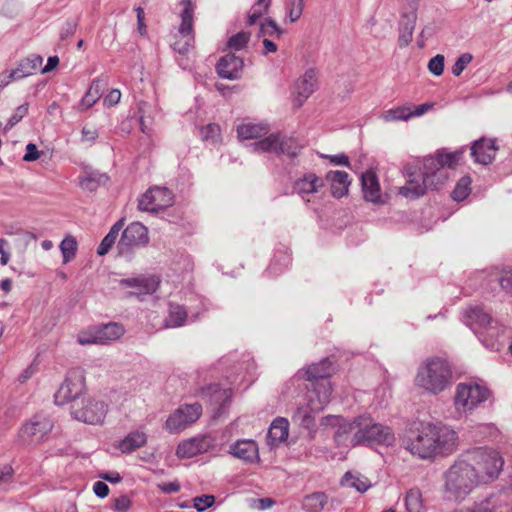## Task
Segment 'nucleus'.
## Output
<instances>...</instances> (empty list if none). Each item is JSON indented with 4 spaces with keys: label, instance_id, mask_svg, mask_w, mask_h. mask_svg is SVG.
<instances>
[{
    "label": "nucleus",
    "instance_id": "nucleus-1",
    "mask_svg": "<svg viewBox=\"0 0 512 512\" xmlns=\"http://www.w3.org/2000/svg\"><path fill=\"white\" fill-rule=\"evenodd\" d=\"M457 445V432L441 423H421L404 441L406 450L421 459L449 455L456 450Z\"/></svg>",
    "mask_w": 512,
    "mask_h": 512
},
{
    "label": "nucleus",
    "instance_id": "nucleus-2",
    "mask_svg": "<svg viewBox=\"0 0 512 512\" xmlns=\"http://www.w3.org/2000/svg\"><path fill=\"white\" fill-rule=\"evenodd\" d=\"M444 492L448 499L463 501L478 485L479 478L466 459L455 461L444 473Z\"/></svg>",
    "mask_w": 512,
    "mask_h": 512
},
{
    "label": "nucleus",
    "instance_id": "nucleus-3",
    "mask_svg": "<svg viewBox=\"0 0 512 512\" xmlns=\"http://www.w3.org/2000/svg\"><path fill=\"white\" fill-rule=\"evenodd\" d=\"M452 370L449 363L438 357L422 363L415 377V384L424 391L437 395L451 386Z\"/></svg>",
    "mask_w": 512,
    "mask_h": 512
},
{
    "label": "nucleus",
    "instance_id": "nucleus-4",
    "mask_svg": "<svg viewBox=\"0 0 512 512\" xmlns=\"http://www.w3.org/2000/svg\"><path fill=\"white\" fill-rule=\"evenodd\" d=\"M356 431L350 438V445L372 446V445H392L395 441L394 433L391 428L375 422L370 416L362 415L356 417Z\"/></svg>",
    "mask_w": 512,
    "mask_h": 512
},
{
    "label": "nucleus",
    "instance_id": "nucleus-5",
    "mask_svg": "<svg viewBox=\"0 0 512 512\" xmlns=\"http://www.w3.org/2000/svg\"><path fill=\"white\" fill-rule=\"evenodd\" d=\"M468 464L473 467L480 484H486L498 478L504 461L501 455L492 449L477 448L465 455Z\"/></svg>",
    "mask_w": 512,
    "mask_h": 512
},
{
    "label": "nucleus",
    "instance_id": "nucleus-6",
    "mask_svg": "<svg viewBox=\"0 0 512 512\" xmlns=\"http://www.w3.org/2000/svg\"><path fill=\"white\" fill-rule=\"evenodd\" d=\"M463 152H437L424 158L425 179L432 185L442 186L448 178L445 168H455L462 159Z\"/></svg>",
    "mask_w": 512,
    "mask_h": 512
},
{
    "label": "nucleus",
    "instance_id": "nucleus-7",
    "mask_svg": "<svg viewBox=\"0 0 512 512\" xmlns=\"http://www.w3.org/2000/svg\"><path fill=\"white\" fill-rule=\"evenodd\" d=\"M73 419L89 425H99L105 420L108 413V404L94 396H84L70 406Z\"/></svg>",
    "mask_w": 512,
    "mask_h": 512
},
{
    "label": "nucleus",
    "instance_id": "nucleus-8",
    "mask_svg": "<svg viewBox=\"0 0 512 512\" xmlns=\"http://www.w3.org/2000/svg\"><path fill=\"white\" fill-rule=\"evenodd\" d=\"M488 397L489 391L484 386L474 382L459 383L456 386L454 406L457 412L466 414L486 401Z\"/></svg>",
    "mask_w": 512,
    "mask_h": 512
},
{
    "label": "nucleus",
    "instance_id": "nucleus-9",
    "mask_svg": "<svg viewBox=\"0 0 512 512\" xmlns=\"http://www.w3.org/2000/svg\"><path fill=\"white\" fill-rule=\"evenodd\" d=\"M85 390V377L80 369L71 370L54 395L57 405L79 401Z\"/></svg>",
    "mask_w": 512,
    "mask_h": 512
},
{
    "label": "nucleus",
    "instance_id": "nucleus-10",
    "mask_svg": "<svg viewBox=\"0 0 512 512\" xmlns=\"http://www.w3.org/2000/svg\"><path fill=\"white\" fill-rule=\"evenodd\" d=\"M53 429V421L46 415H35L18 432V441L22 445L40 443Z\"/></svg>",
    "mask_w": 512,
    "mask_h": 512
},
{
    "label": "nucleus",
    "instance_id": "nucleus-11",
    "mask_svg": "<svg viewBox=\"0 0 512 512\" xmlns=\"http://www.w3.org/2000/svg\"><path fill=\"white\" fill-rule=\"evenodd\" d=\"M419 167L414 164H406L403 167V176L407 179L406 184L399 188V194L408 199H417L423 196L428 188L438 189L439 185H432L425 179V170L422 177L418 175Z\"/></svg>",
    "mask_w": 512,
    "mask_h": 512
},
{
    "label": "nucleus",
    "instance_id": "nucleus-12",
    "mask_svg": "<svg viewBox=\"0 0 512 512\" xmlns=\"http://www.w3.org/2000/svg\"><path fill=\"white\" fill-rule=\"evenodd\" d=\"M183 9L180 13L181 23L178 27V34L181 40H176L172 47L179 54H186L194 44L193 15L194 6L191 0L181 1Z\"/></svg>",
    "mask_w": 512,
    "mask_h": 512
},
{
    "label": "nucleus",
    "instance_id": "nucleus-13",
    "mask_svg": "<svg viewBox=\"0 0 512 512\" xmlns=\"http://www.w3.org/2000/svg\"><path fill=\"white\" fill-rule=\"evenodd\" d=\"M253 148L259 152L286 154L289 157H295L298 155L301 146L293 138L284 137L280 134H271L255 142Z\"/></svg>",
    "mask_w": 512,
    "mask_h": 512
},
{
    "label": "nucleus",
    "instance_id": "nucleus-14",
    "mask_svg": "<svg viewBox=\"0 0 512 512\" xmlns=\"http://www.w3.org/2000/svg\"><path fill=\"white\" fill-rule=\"evenodd\" d=\"M202 413L200 404L183 405L175 410L166 420L165 429L170 433H178L197 421Z\"/></svg>",
    "mask_w": 512,
    "mask_h": 512
},
{
    "label": "nucleus",
    "instance_id": "nucleus-15",
    "mask_svg": "<svg viewBox=\"0 0 512 512\" xmlns=\"http://www.w3.org/2000/svg\"><path fill=\"white\" fill-rule=\"evenodd\" d=\"M468 324L477 334L490 339L498 338L500 330L497 322L482 308L474 307L467 312Z\"/></svg>",
    "mask_w": 512,
    "mask_h": 512
},
{
    "label": "nucleus",
    "instance_id": "nucleus-16",
    "mask_svg": "<svg viewBox=\"0 0 512 512\" xmlns=\"http://www.w3.org/2000/svg\"><path fill=\"white\" fill-rule=\"evenodd\" d=\"M173 203L172 192L165 187L150 188L139 199L138 208L142 211L157 212L171 206Z\"/></svg>",
    "mask_w": 512,
    "mask_h": 512
},
{
    "label": "nucleus",
    "instance_id": "nucleus-17",
    "mask_svg": "<svg viewBox=\"0 0 512 512\" xmlns=\"http://www.w3.org/2000/svg\"><path fill=\"white\" fill-rule=\"evenodd\" d=\"M148 242V229L140 222H133L123 231L118 242V249L120 253H124L135 246H145Z\"/></svg>",
    "mask_w": 512,
    "mask_h": 512
},
{
    "label": "nucleus",
    "instance_id": "nucleus-18",
    "mask_svg": "<svg viewBox=\"0 0 512 512\" xmlns=\"http://www.w3.org/2000/svg\"><path fill=\"white\" fill-rule=\"evenodd\" d=\"M317 88V73L314 69H308L294 84L293 105L300 108Z\"/></svg>",
    "mask_w": 512,
    "mask_h": 512
},
{
    "label": "nucleus",
    "instance_id": "nucleus-19",
    "mask_svg": "<svg viewBox=\"0 0 512 512\" xmlns=\"http://www.w3.org/2000/svg\"><path fill=\"white\" fill-rule=\"evenodd\" d=\"M211 440L207 436L193 437L179 443L176 455L179 458H192L207 452L211 447Z\"/></svg>",
    "mask_w": 512,
    "mask_h": 512
},
{
    "label": "nucleus",
    "instance_id": "nucleus-20",
    "mask_svg": "<svg viewBox=\"0 0 512 512\" xmlns=\"http://www.w3.org/2000/svg\"><path fill=\"white\" fill-rule=\"evenodd\" d=\"M332 386L329 380H320L314 384L313 389L307 394L310 407L314 412H320L330 402Z\"/></svg>",
    "mask_w": 512,
    "mask_h": 512
},
{
    "label": "nucleus",
    "instance_id": "nucleus-21",
    "mask_svg": "<svg viewBox=\"0 0 512 512\" xmlns=\"http://www.w3.org/2000/svg\"><path fill=\"white\" fill-rule=\"evenodd\" d=\"M324 186L325 183L321 177L309 172L295 181L293 189L303 199L309 201L307 196L318 193Z\"/></svg>",
    "mask_w": 512,
    "mask_h": 512
},
{
    "label": "nucleus",
    "instance_id": "nucleus-22",
    "mask_svg": "<svg viewBox=\"0 0 512 512\" xmlns=\"http://www.w3.org/2000/svg\"><path fill=\"white\" fill-rule=\"evenodd\" d=\"M244 62L243 59L233 53L221 57L217 64V72L221 78L237 79L240 76Z\"/></svg>",
    "mask_w": 512,
    "mask_h": 512
},
{
    "label": "nucleus",
    "instance_id": "nucleus-23",
    "mask_svg": "<svg viewBox=\"0 0 512 512\" xmlns=\"http://www.w3.org/2000/svg\"><path fill=\"white\" fill-rule=\"evenodd\" d=\"M361 181L363 196L366 201L374 204L384 203L378 177L374 171L368 170L363 173Z\"/></svg>",
    "mask_w": 512,
    "mask_h": 512
},
{
    "label": "nucleus",
    "instance_id": "nucleus-24",
    "mask_svg": "<svg viewBox=\"0 0 512 512\" xmlns=\"http://www.w3.org/2000/svg\"><path fill=\"white\" fill-rule=\"evenodd\" d=\"M229 453L248 463L259 460L258 445L254 440L243 439L230 446Z\"/></svg>",
    "mask_w": 512,
    "mask_h": 512
},
{
    "label": "nucleus",
    "instance_id": "nucleus-25",
    "mask_svg": "<svg viewBox=\"0 0 512 512\" xmlns=\"http://www.w3.org/2000/svg\"><path fill=\"white\" fill-rule=\"evenodd\" d=\"M496 151L497 147L490 139L477 140L471 147V155L475 162L482 165L490 164L495 158Z\"/></svg>",
    "mask_w": 512,
    "mask_h": 512
},
{
    "label": "nucleus",
    "instance_id": "nucleus-26",
    "mask_svg": "<svg viewBox=\"0 0 512 512\" xmlns=\"http://www.w3.org/2000/svg\"><path fill=\"white\" fill-rule=\"evenodd\" d=\"M43 58L40 55H30L22 59L15 69L10 70V77L16 80L34 74L41 67Z\"/></svg>",
    "mask_w": 512,
    "mask_h": 512
},
{
    "label": "nucleus",
    "instance_id": "nucleus-27",
    "mask_svg": "<svg viewBox=\"0 0 512 512\" xmlns=\"http://www.w3.org/2000/svg\"><path fill=\"white\" fill-rule=\"evenodd\" d=\"M121 284L126 287H136L142 294H152L158 289L160 279L154 275L149 277L127 278L121 280Z\"/></svg>",
    "mask_w": 512,
    "mask_h": 512
},
{
    "label": "nucleus",
    "instance_id": "nucleus-28",
    "mask_svg": "<svg viewBox=\"0 0 512 512\" xmlns=\"http://www.w3.org/2000/svg\"><path fill=\"white\" fill-rule=\"evenodd\" d=\"M326 178L331 182V193L334 197L341 198L348 193L350 180L346 172L330 171Z\"/></svg>",
    "mask_w": 512,
    "mask_h": 512
},
{
    "label": "nucleus",
    "instance_id": "nucleus-29",
    "mask_svg": "<svg viewBox=\"0 0 512 512\" xmlns=\"http://www.w3.org/2000/svg\"><path fill=\"white\" fill-rule=\"evenodd\" d=\"M98 329V343L99 345H105L112 341H116L121 338L125 329L121 324L112 322L104 325L97 326Z\"/></svg>",
    "mask_w": 512,
    "mask_h": 512
},
{
    "label": "nucleus",
    "instance_id": "nucleus-30",
    "mask_svg": "<svg viewBox=\"0 0 512 512\" xmlns=\"http://www.w3.org/2000/svg\"><path fill=\"white\" fill-rule=\"evenodd\" d=\"M318 412H314V410L310 407V400H307L305 405L299 406L293 414L292 420L304 427L305 429L314 432L315 428V415Z\"/></svg>",
    "mask_w": 512,
    "mask_h": 512
},
{
    "label": "nucleus",
    "instance_id": "nucleus-31",
    "mask_svg": "<svg viewBox=\"0 0 512 512\" xmlns=\"http://www.w3.org/2000/svg\"><path fill=\"white\" fill-rule=\"evenodd\" d=\"M147 442V435L143 431L135 430L130 432L121 442L119 443V449L123 453H131L141 447Z\"/></svg>",
    "mask_w": 512,
    "mask_h": 512
},
{
    "label": "nucleus",
    "instance_id": "nucleus-32",
    "mask_svg": "<svg viewBox=\"0 0 512 512\" xmlns=\"http://www.w3.org/2000/svg\"><path fill=\"white\" fill-rule=\"evenodd\" d=\"M332 372V363L329 359H323L318 363L311 364L306 369L307 380H328Z\"/></svg>",
    "mask_w": 512,
    "mask_h": 512
},
{
    "label": "nucleus",
    "instance_id": "nucleus-33",
    "mask_svg": "<svg viewBox=\"0 0 512 512\" xmlns=\"http://www.w3.org/2000/svg\"><path fill=\"white\" fill-rule=\"evenodd\" d=\"M289 433V423L285 418L275 419L268 431V438L272 444H278L285 441Z\"/></svg>",
    "mask_w": 512,
    "mask_h": 512
},
{
    "label": "nucleus",
    "instance_id": "nucleus-34",
    "mask_svg": "<svg viewBox=\"0 0 512 512\" xmlns=\"http://www.w3.org/2000/svg\"><path fill=\"white\" fill-rule=\"evenodd\" d=\"M356 418L352 421H347L343 417L341 418V422L336 427V431L334 433V440L337 445H346L348 442L350 443V438L355 434L356 431Z\"/></svg>",
    "mask_w": 512,
    "mask_h": 512
},
{
    "label": "nucleus",
    "instance_id": "nucleus-35",
    "mask_svg": "<svg viewBox=\"0 0 512 512\" xmlns=\"http://www.w3.org/2000/svg\"><path fill=\"white\" fill-rule=\"evenodd\" d=\"M341 485L349 488H354L358 492H365L371 487L370 480L358 473L346 472L341 479Z\"/></svg>",
    "mask_w": 512,
    "mask_h": 512
},
{
    "label": "nucleus",
    "instance_id": "nucleus-36",
    "mask_svg": "<svg viewBox=\"0 0 512 512\" xmlns=\"http://www.w3.org/2000/svg\"><path fill=\"white\" fill-rule=\"evenodd\" d=\"M102 83L101 80L95 79L91 86L89 87L88 91L82 98V100L79 103V110L85 111L92 107L101 97L102 95Z\"/></svg>",
    "mask_w": 512,
    "mask_h": 512
},
{
    "label": "nucleus",
    "instance_id": "nucleus-37",
    "mask_svg": "<svg viewBox=\"0 0 512 512\" xmlns=\"http://www.w3.org/2000/svg\"><path fill=\"white\" fill-rule=\"evenodd\" d=\"M327 504V495L323 492H314L304 497L302 508L307 512H321Z\"/></svg>",
    "mask_w": 512,
    "mask_h": 512
},
{
    "label": "nucleus",
    "instance_id": "nucleus-38",
    "mask_svg": "<svg viewBox=\"0 0 512 512\" xmlns=\"http://www.w3.org/2000/svg\"><path fill=\"white\" fill-rule=\"evenodd\" d=\"M123 226H124V219H120L111 227L110 231L104 237V239L101 241V243L97 249L98 255L103 256L109 252V250L115 243V241L118 237V234L122 230Z\"/></svg>",
    "mask_w": 512,
    "mask_h": 512
},
{
    "label": "nucleus",
    "instance_id": "nucleus-39",
    "mask_svg": "<svg viewBox=\"0 0 512 512\" xmlns=\"http://www.w3.org/2000/svg\"><path fill=\"white\" fill-rule=\"evenodd\" d=\"M266 132V128L261 124L245 122L237 127V134L240 139L248 140L260 137Z\"/></svg>",
    "mask_w": 512,
    "mask_h": 512
},
{
    "label": "nucleus",
    "instance_id": "nucleus-40",
    "mask_svg": "<svg viewBox=\"0 0 512 512\" xmlns=\"http://www.w3.org/2000/svg\"><path fill=\"white\" fill-rule=\"evenodd\" d=\"M187 318L185 309L177 304H170L169 314L165 320V326L168 328H176L182 326Z\"/></svg>",
    "mask_w": 512,
    "mask_h": 512
},
{
    "label": "nucleus",
    "instance_id": "nucleus-41",
    "mask_svg": "<svg viewBox=\"0 0 512 512\" xmlns=\"http://www.w3.org/2000/svg\"><path fill=\"white\" fill-rule=\"evenodd\" d=\"M381 119L385 122L408 121L411 119L410 106H398L382 113Z\"/></svg>",
    "mask_w": 512,
    "mask_h": 512
},
{
    "label": "nucleus",
    "instance_id": "nucleus-42",
    "mask_svg": "<svg viewBox=\"0 0 512 512\" xmlns=\"http://www.w3.org/2000/svg\"><path fill=\"white\" fill-rule=\"evenodd\" d=\"M59 248L63 257V263H69L75 258L78 250V243L76 238L72 235H67L61 241Z\"/></svg>",
    "mask_w": 512,
    "mask_h": 512
},
{
    "label": "nucleus",
    "instance_id": "nucleus-43",
    "mask_svg": "<svg viewBox=\"0 0 512 512\" xmlns=\"http://www.w3.org/2000/svg\"><path fill=\"white\" fill-rule=\"evenodd\" d=\"M406 507L409 512H422V495L418 489H411L406 495Z\"/></svg>",
    "mask_w": 512,
    "mask_h": 512
},
{
    "label": "nucleus",
    "instance_id": "nucleus-44",
    "mask_svg": "<svg viewBox=\"0 0 512 512\" xmlns=\"http://www.w3.org/2000/svg\"><path fill=\"white\" fill-rule=\"evenodd\" d=\"M270 0H258L257 3L251 8L248 14L249 25H254L257 21L268 11Z\"/></svg>",
    "mask_w": 512,
    "mask_h": 512
},
{
    "label": "nucleus",
    "instance_id": "nucleus-45",
    "mask_svg": "<svg viewBox=\"0 0 512 512\" xmlns=\"http://www.w3.org/2000/svg\"><path fill=\"white\" fill-rule=\"evenodd\" d=\"M286 11L291 23L300 19L305 6V0H286Z\"/></svg>",
    "mask_w": 512,
    "mask_h": 512
},
{
    "label": "nucleus",
    "instance_id": "nucleus-46",
    "mask_svg": "<svg viewBox=\"0 0 512 512\" xmlns=\"http://www.w3.org/2000/svg\"><path fill=\"white\" fill-rule=\"evenodd\" d=\"M98 329L97 326L89 327L80 331L77 335V342L82 345H99L98 343Z\"/></svg>",
    "mask_w": 512,
    "mask_h": 512
},
{
    "label": "nucleus",
    "instance_id": "nucleus-47",
    "mask_svg": "<svg viewBox=\"0 0 512 512\" xmlns=\"http://www.w3.org/2000/svg\"><path fill=\"white\" fill-rule=\"evenodd\" d=\"M470 184H471V179L469 176L462 177L458 181L455 189L452 192L453 199L456 201L464 200L470 193Z\"/></svg>",
    "mask_w": 512,
    "mask_h": 512
},
{
    "label": "nucleus",
    "instance_id": "nucleus-48",
    "mask_svg": "<svg viewBox=\"0 0 512 512\" xmlns=\"http://www.w3.org/2000/svg\"><path fill=\"white\" fill-rule=\"evenodd\" d=\"M250 40V33L249 32H244V31H241V32H238L237 34L231 36L228 40V47L231 49V50H242L243 48L246 47V45L248 44Z\"/></svg>",
    "mask_w": 512,
    "mask_h": 512
},
{
    "label": "nucleus",
    "instance_id": "nucleus-49",
    "mask_svg": "<svg viewBox=\"0 0 512 512\" xmlns=\"http://www.w3.org/2000/svg\"><path fill=\"white\" fill-rule=\"evenodd\" d=\"M496 498L494 496L487 497L486 499L475 503L467 512H495Z\"/></svg>",
    "mask_w": 512,
    "mask_h": 512
},
{
    "label": "nucleus",
    "instance_id": "nucleus-50",
    "mask_svg": "<svg viewBox=\"0 0 512 512\" xmlns=\"http://www.w3.org/2000/svg\"><path fill=\"white\" fill-rule=\"evenodd\" d=\"M192 501L193 507L197 511L202 512L213 506V504L215 503V497L213 495L204 494L201 496L194 497Z\"/></svg>",
    "mask_w": 512,
    "mask_h": 512
},
{
    "label": "nucleus",
    "instance_id": "nucleus-51",
    "mask_svg": "<svg viewBox=\"0 0 512 512\" xmlns=\"http://www.w3.org/2000/svg\"><path fill=\"white\" fill-rule=\"evenodd\" d=\"M283 33L284 31L272 19H267L260 24V34L263 36H272L274 34L280 36Z\"/></svg>",
    "mask_w": 512,
    "mask_h": 512
},
{
    "label": "nucleus",
    "instance_id": "nucleus-52",
    "mask_svg": "<svg viewBox=\"0 0 512 512\" xmlns=\"http://www.w3.org/2000/svg\"><path fill=\"white\" fill-rule=\"evenodd\" d=\"M473 56L470 53H463L460 55L452 66V74L454 76H459L467 67V65L472 61Z\"/></svg>",
    "mask_w": 512,
    "mask_h": 512
},
{
    "label": "nucleus",
    "instance_id": "nucleus-53",
    "mask_svg": "<svg viewBox=\"0 0 512 512\" xmlns=\"http://www.w3.org/2000/svg\"><path fill=\"white\" fill-rule=\"evenodd\" d=\"M445 58L441 54H437L428 62V70L435 76H440L444 72Z\"/></svg>",
    "mask_w": 512,
    "mask_h": 512
},
{
    "label": "nucleus",
    "instance_id": "nucleus-54",
    "mask_svg": "<svg viewBox=\"0 0 512 512\" xmlns=\"http://www.w3.org/2000/svg\"><path fill=\"white\" fill-rule=\"evenodd\" d=\"M201 135L204 140L216 142L220 136V127L217 124H208L201 129Z\"/></svg>",
    "mask_w": 512,
    "mask_h": 512
},
{
    "label": "nucleus",
    "instance_id": "nucleus-55",
    "mask_svg": "<svg viewBox=\"0 0 512 512\" xmlns=\"http://www.w3.org/2000/svg\"><path fill=\"white\" fill-rule=\"evenodd\" d=\"M28 112V104H23L17 107L14 114L9 118L7 125L13 127L20 122Z\"/></svg>",
    "mask_w": 512,
    "mask_h": 512
},
{
    "label": "nucleus",
    "instance_id": "nucleus-56",
    "mask_svg": "<svg viewBox=\"0 0 512 512\" xmlns=\"http://www.w3.org/2000/svg\"><path fill=\"white\" fill-rule=\"evenodd\" d=\"M498 275V281L501 287L508 293L512 294V270L505 271L504 274Z\"/></svg>",
    "mask_w": 512,
    "mask_h": 512
},
{
    "label": "nucleus",
    "instance_id": "nucleus-57",
    "mask_svg": "<svg viewBox=\"0 0 512 512\" xmlns=\"http://www.w3.org/2000/svg\"><path fill=\"white\" fill-rule=\"evenodd\" d=\"M41 155V152L38 151L37 146L33 143H29L26 146V153L23 157V160L26 162H32L37 160Z\"/></svg>",
    "mask_w": 512,
    "mask_h": 512
},
{
    "label": "nucleus",
    "instance_id": "nucleus-58",
    "mask_svg": "<svg viewBox=\"0 0 512 512\" xmlns=\"http://www.w3.org/2000/svg\"><path fill=\"white\" fill-rule=\"evenodd\" d=\"M99 182L92 176L82 177L79 179V185L82 189L94 191L97 189Z\"/></svg>",
    "mask_w": 512,
    "mask_h": 512
},
{
    "label": "nucleus",
    "instance_id": "nucleus-59",
    "mask_svg": "<svg viewBox=\"0 0 512 512\" xmlns=\"http://www.w3.org/2000/svg\"><path fill=\"white\" fill-rule=\"evenodd\" d=\"M9 243L6 239L0 238V264L5 266L10 260V253L8 252Z\"/></svg>",
    "mask_w": 512,
    "mask_h": 512
},
{
    "label": "nucleus",
    "instance_id": "nucleus-60",
    "mask_svg": "<svg viewBox=\"0 0 512 512\" xmlns=\"http://www.w3.org/2000/svg\"><path fill=\"white\" fill-rule=\"evenodd\" d=\"M131 506V501L128 496L122 495L114 501V508L119 512H126Z\"/></svg>",
    "mask_w": 512,
    "mask_h": 512
},
{
    "label": "nucleus",
    "instance_id": "nucleus-61",
    "mask_svg": "<svg viewBox=\"0 0 512 512\" xmlns=\"http://www.w3.org/2000/svg\"><path fill=\"white\" fill-rule=\"evenodd\" d=\"M121 99V92L118 89H113L109 92V94L104 98V105L107 107H112L119 103Z\"/></svg>",
    "mask_w": 512,
    "mask_h": 512
},
{
    "label": "nucleus",
    "instance_id": "nucleus-62",
    "mask_svg": "<svg viewBox=\"0 0 512 512\" xmlns=\"http://www.w3.org/2000/svg\"><path fill=\"white\" fill-rule=\"evenodd\" d=\"M341 418V416L327 415L321 419L320 425L326 428L331 427L336 429V427L341 422Z\"/></svg>",
    "mask_w": 512,
    "mask_h": 512
},
{
    "label": "nucleus",
    "instance_id": "nucleus-63",
    "mask_svg": "<svg viewBox=\"0 0 512 512\" xmlns=\"http://www.w3.org/2000/svg\"><path fill=\"white\" fill-rule=\"evenodd\" d=\"M76 28H77L76 22H74V21L67 22L62 28V31L60 34L61 39L65 40V39L71 37L72 35H74V33L76 32Z\"/></svg>",
    "mask_w": 512,
    "mask_h": 512
},
{
    "label": "nucleus",
    "instance_id": "nucleus-64",
    "mask_svg": "<svg viewBox=\"0 0 512 512\" xmlns=\"http://www.w3.org/2000/svg\"><path fill=\"white\" fill-rule=\"evenodd\" d=\"M93 491L98 497L105 498L109 494V487L106 483L97 481L93 485Z\"/></svg>",
    "mask_w": 512,
    "mask_h": 512
}]
</instances>
